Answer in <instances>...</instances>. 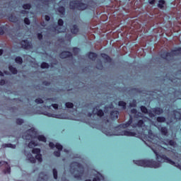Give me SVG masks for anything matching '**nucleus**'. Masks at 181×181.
Returning a JSON list of instances; mask_svg holds the SVG:
<instances>
[{
  "label": "nucleus",
  "mask_w": 181,
  "mask_h": 181,
  "mask_svg": "<svg viewBox=\"0 0 181 181\" xmlns=\"http://www.w3.org/2000/svg\"><path fill=\"white\" fill-rule=\"evenodd\" d=\"M101 57L105 60V63H111L112 62L111 57L106 54H101Z\"/></svg>",
  "instance_id": "12"
},
{
  "label": "nucleus",
  "mask_w": 181,
  "mask_h": 181,
  "mask_svg": "<svg viewBox=\"0 0 181 181\" xmlns=\"http://www.w3.org/2000/svg\"><path fill=\"white\" fill-rule=\"evenodd\" d=\"M78 52H80V49L77 47H74L73 49V52L74 53V54H78Z\"/></svg>",
  "instance_id": "42"
},
{
  "label": "nucleus",
  "mask_w": 181,
  "mask_h": 181,
  "mask_svg": "<svg viewBox=\"0 0 181 181\" xmlns=\"http://www.w3.org/2000/svg\"><path fill=\"white\" fill-rule=\"evenodd\" d=\"M30 8H32V4H25L23 5V9L29 10Z\"/></svg>",
  "instance_id": "30"
},
{
  "label": "nucleus",
  "mask_w": 181,
  "mask_h": 181,
  "mask_svg": "<svg viewBox=\"0 0 181 181\" xmlns=\"http://www.w3.org/2000/svg\"><path fill=\"white\" fill-rule=\"evenodd\" d=\"M156 0H148V4H150V5H155V1Z\"/></svg>",
  "instance_id": "49"
},
{
  "label": "nucleus",
  "mask_w": 181,
  "mask_h": 181,
  "mask_svg": "<svg viewBox=\"0 0 181 181\" xmlns=\"http://www.w3.org/2000/svg\"><path fill=\"white\" fill-rule=\"evenodd\" d=\"M181 53V47L172 50L170 52H163L160 54V57L162 59H165V60H168L170 62V60H173V57L175 56H179Z\"/></svg>",
  "instance_id": "4"
},
{
  "label": "nucleus",
  "mask_w": 181,
  "mask_h": 181,
  "mask_svg": "<svg viewBox=\"0 0 181 181\" xmlns=\"http://www.w3.org/2000/svg\"><path fill=\"white\" fill-rule=\"evenodd\" d=\"M64 24V21H63V19H59L58 25L54 28L55 33H62L66 32V28L64 26H63Z\"/></svg>",
  "instance_id": "7"
},
{
  "label": "nucleus",
  "mask_w": 181,
  "mask_h": 181,
  "mask_svg": "<svg viewBox=\"0 0 181 181\" xmlns=\"http://www.w3.org/2000/svg\"><path fill=\"white\" fill-rule=\"evenodd\" d=\"M71 32L74 35H76V33H78V26L77 25H74L71 27Z\"/></svg>",
  "instance_id": "17"
},
{
  "label": "nucleus",
  "mask_w": 181,
  "mask_h": 181,
  "mask_svg": "<svg viewBox=\"0 0 181 181\" xmlns=\"http://www.w3.org/2000/svg\"><path fill=\"white\" fill-rule=\"evenodd\" d=\"M31 132H33V134H34V135H36V132H33V130L32 129L28 131V134H30Z\"/></svg>",
  "instance_id": "55"
},
{
  "label": "nucleus",
  "mask_w": 181,
  "mask_h": 181,
  "mask_svg": "<svg viewBox=\"0 0 181 181\" xmlns=\"http://www.w3.org/2000/svg\"><path fill=\"white\" fill-rule=\"evenodd\" d=\"M21 46L23 49H32V43L29 42L28 40H23L21 42Z\"/></svg>",
  "instance_id": "9"
},
{
  "label": "nucleus",
  "mask_w": 181,
  "mask_h": 181,
  "mask_svg": "<svg viewBox=\"0 0 181 181\" xmlns=\"http://www.w3.org/2000/svg\"><path fill=\"white\" fill-rule=\"evenodd\" d=\"M105 135H107V136H112L113 135H117V136H135V135H136V134H135V132H129L127 130H122V129H119L117 130V133H112V132H110L108 130L105 131Z\"/></svg>",
  "instance_id": "5"
},
{
  "label": "nucleus",
  "mask_w": 181,
  "mask_h": 181,
  "mask_svg": "<svg viewBox=\"0 0 181 181\" xmlns=\"http://www.w3.org/2000/svg\"><path fill=\"white\" fill-rule=\"evenodd\" d=\"M160 132L163 135H168V129L166 127H161Z\"/></svg>",
  "instance_id": "29"
},
{
  "label": "nucleus",
  "mask_w": 181,
  "mask_h": 181,
  "mask_svg": "<svg viewBox=\"0 0 181 181\" xmlns=\"http://www.w3.org/2000/svg\"><path fill=\"white\" fill-rule=\"evenodd\" d=\"M8 21H10V22H13V23H16V22H18V21H19V19L18 18V17L11 15L9 18H8Z\"/></svg>",
  "instance_id": "20"
},
{
  "label": "nucleus",
  "mask_w": 181,
  "mask_h": 181,
  "mask_svg": "<svg viewBox=\"0 0 181 181\" xmlns=\"http://www.w3.org/2000/svg\"><path fill=\"white\" fill-rule=\"evenodd\" d=\"M71 56H73V54L69 51H64L59 54L61 59H66V57H71Z\"/></svg>",
  "instance_id": "11"
},
{
  "label": "nucleus",
  "mask_w": 181,
  "mask_h": 181,
  "mask_svg": "<svg viewBox=\"0 0 181 181\" xmlns=\"http://www.w3.org/2000/svg\"><path fill=\"white\" fill-rule=\"evenodd\" d=\"M35 103L37 104H43L45 103L42 98H37L35 99Z\"/></svg>",
  "instance_id": "39"
},
{
  "label": "nucleus",
  "mask_w": 181,
  "mask_h": 181,
  "mask_svg": "<svg viewBox=\"0 0 181 181\" xmlns=\"http://www.w3.org/2000/svg\"><path fill=\"white\" fill-rule=\"evenodd\" d=\"M96 68H97L98 70H103V69H104V66H103V62H101L100 59H98V60L97 61Z\"/></svg>",
  "instance_id": "21"
},
{
  "label": "nucleus",
  "mask_w": 181,
  "mask_h": 181,
  "mask_svg": "<svg viewBox=\"0 0 181 181\" xmlns=\"http://www.w3.org/2000/svg\"><path fill=\"white\" fill-rule=\"evenodd\" d=\"M33 153H35V158L32 156V153H29L28 154L25 153L27 156L28 160L30 162V163H36V160H38V162H42L43 159L42 158V154H40V148H33L32 151Z\"/></svg>",
  "instance_id": "3"
},
{
  "label": "nucleus",
  "mask_w": 181,
  "mask_h": 181,
  "mask_svg": "<svg viewBox=\"0 0 181 181\" xmlns=\"http://www.w3.org/2000/svg\"><path fill=\"white\" fill-rule=\"evenodd\" d=\"M131 112H132V114H136V112H137L136 109H132Z\"/></svg>",
  "instance_id": "53"
},
{
  "label": "nucleus",
  "mask_w": 181,
  "mask_h": 181,
  "mask_svg": "<svg viewBox=\"0 0 181 181\" xmlns=\"http://www.w3.org/2000/svg\"><path fill=\"white\" fill-rule=\"evenodd\" d=\"M37 38L39 39V40H42V39H43V35H42V33L37 34Z\"/></svg>",
  "instance_id": "46"
},
{
  "label": "nucleus",
  "mask_w": 181,
  "mask_h": 181,
  "mask_svg": "<svg viewBox=\"0 0 181 181\" xmlns=\"http://www.w3.org/2000/svg\"><path fill=\"white\" fill-rule=\"evenodd\" d=\"M162 144H163V145H165L166 146H168V144H166L165 142H163Z\"/></svg>",
  "instance_id": "62"
},
{
  "label": "nucleus",
  "mask_w": 181,
  "mask_h": 181,
  "mask_svg": "<svg viewBox=\"0 0 181 181\" xmlns=\"http://www.w3.org/2000/svg\"><path fill=\"white\" fill-rule=\"evenodd\" d=\"M88 57L93 62H95V59H97V54L94 52H89Z\"/></svg>",
  "instance_id": "19"
},
{
  "label": "nucleus",
  "mask_w": 181,
  "mask_h": 181,
  "mask_svg": "<svg viewBox=\"0 0 181 181\" xmlns=\"http://www.w3.org/2000/svg\"><path fill=\"white\" fill-rule=\"evenodd\" d=\"M153 152L156 156V160L158 162L153 160H134V163L138 166H142L143 168H160L162 166V163L165 162V163H169L170 165H175L176 163L172 160V159L169 158L165 155H159L158 151L153 148H152Z\"/></svg>",
  "instance_id": "1"
},
{
  "label": "nucleus",
  "mask_w": 181,
  "mask_h": 181,
  "mask_svg": "<svg viewBox=\"0 0 181 181\" xmlns=\"http://www.w3.org/2000/svg\"><path fill=\"white\" fill-rule=\"evenodd\" d=\"M59 13H60L61 16L63 17L66 14V8L64 6H59L57 9Z\"/></svg>",
  "instance_id": "16"
},
{
  "label": "nucleus",
  "mask_w": 181,
  "mask_h": 181,
  "mask_svg": "<svg viewBox=\"0 0 181 181\" xmlns=\"http://www.w3.org/2000/svg\"><path fill=\"white\" fill-rule=\"evenodd\" d=\"M33 139V138H36V136L33 135V134H30L29 138H27L26 139Z\"/></svg>",
  "instance_id": "52"
},
{
  "label": "nucleus",
  "mask_w": 181,
  "mask_h": 181,
  "mask_svg": "<svg viewBox=\"0 0 181 181\" xmlns=\"http://www.w3.org/2000/svg\"><path fill=\"white\" fill-rule=\"evenodd\" d=\"M45 19L46 22H49V21H50V16L46 15V16H45Z\"/></svg>",
  "instance_id": "48"
},
{
  "label": "nucleus",
  "mask_w": 181,
  "mask_h": 181,
  "mask_svg": "<svg viewBox=\"0 0 181 181\" xmlns=\"http://www.w3.org/2000/svg\"><path fill=\"white\" fill-rule=\"evenodd\" d=\"M4 84H5V80L1 79V80L0 81V86H4Z\"/></svg>",
  "instance_id": "54"
},
{
  "label": "nucleus",
  "mask_w": 181,
  "mask_h": 181,
  "mask_svg": "<svg viewBox=\"0 0 181 181\" xmlns=\"http://www.w3.org/2000/svg\"><path fill=\"white\" fill-rule=\"evenodd\" d=\"M71 170H74L75 179L81 180V177L84 175V167L81 164L77 162L71 163L70 165Z\"/></svg>",
  "instance_id": "2"
},
{
  "label": "nucleus",
  "mask_w": 181,
  "mask_h": 181,
  "mask_svg": "<svg viewBox=\"0 0 181 181\" xmlns=\"http://www.w3.org/2000/svg\"><path fill=\"white\" fill-rule=\"evenodd\" d=\"M8 69L12 74H18V69H16V68L13 67V66H10Z\"/></svg>",
  "instance_id": "23"
},
{
  "label": "nucleus",
  "mask_w": 181,
  "mask_h": 181,
  "mask_svg": "<svg viewBox=\"0 0 181 181\" xmlns=\"http://www.w3.org/2000/svg\"><path fill=\"white\" fill-rule=\"evenodd\" d=\"M131 124H132V117L130 116V118L128 121V122H127L126 124H123V127L124 128H128V127H129V125H131Z\"/></svg>",
  "instance_id": "25"
},
{
  "label": "nucleus",
  "mask_w": 181,
  "mask_h": 181,
  "mask_svg": "<svg viewBox=\"0 0 181 181\" xmlns=\"http://www.w3.org/2000/svg\"><path fill=\"white\" fill-rule=\"evenodd\" d=\"M70 9H78V11H84L87 8V4L80 1H72L69 3Z\"/></svg>",
  "instance_id": "6"
},
{
  "label": "nucleus",
  "mask_w": 181,
  "mask_h": 181,
  "mask_svg": "<svg viewBox=\"0 0 181 181\" xmlns=\"http://www.w3.org/2000/svg\"><path fill=\"white\" fill-rule=\"evenodd\" d=\"M165 5H166V1H165V0H159L157 6L160 9H163V8H165Z\"/></svg>",
  "instance_id": "18"
},
{
  "label": "nucleus",
  "mask_w": 181,
  "mask_h": 181,
  "mask_svg": "<svg viewBox=\"0 0 181 181\" xmlns=\"http://www.w3.org/2000/svg\"><path fill=\"white\" fill-rule=\"evenodd\" d=\"M2 54H4V50L0 49V56H2Z\"/></svg>",
  "instance_id": "60"
},
{
  "label": "nucleus",
  "mask_w": 181,
  "mask_h": 181,
  "mask_svg": "<svg viewBox=\"0 0 181 181\" xmlns=\"http://www.w3.org/2000/svg\"><path fill=\"white\" fill-rule=\"evenodd\" d=\"M41 26H43L45 28V26H46V23H45V21H42L40 23Z\"/></svg>",
  "instance_id": "57"
},
{
  "label": "nucleus",
  "mask_w": 181,
  "mask_h": 181,
  "mask_svg": "<svg viewBox=\"0 0 181 181\" xmlns=\"http://www.w3.org/2000/svg\"><path fill=\"white\" fill-rule=\"evenodd\" d=\"M157 122H166V118H165V117H158Z\"/></svg>",
  "instance_id": "31"
},
{
  "label": "nucleus",
  "mask_w": 181,
  "mask_h": 181,
  "mask_svg": "<svg viewBox=\"0 0 181 181\" xmlns=\"http://www.w3.org/2000/svg\"><path fill=\"white\" fill-rule=\"evenodd\" d=\"M119 107H123V109L125 110V108H127V103L124 101H119Z\"/></svg>",
  "instance_id": "32"
},
{
  "label": "nucleus",
  "mask_w": 181,
  "mask_h": 181,
  "mask_svg": "<svg viewBox=\"0 0 181 181\" xmlns=\"http://www.w3.org/2000/svg\"><path fill=\"white\" fill-rule=\"evenodd\" d=\"M141 112H144V114H148V108L145 106H141Z\"/></svg>",
  "instance_id": "33"
},
{
  "label": "nucleus",
  "mask_w": 181,
  "mask_h": 181,
  "mask_svg": "<svg viewBox=\"0 0 181 181\" xmlns=\"http://www.w3.org/2000/svg\"><path fill=\"white\" fill-rule=\"evenodd\" d=\"M37 139L40 142H46V137L43 135H40V136H37Z\"/></svg>",
  "instance_id": "26"
},
{
  "label": "nucleus",
  "mask_w": 181,
  "mask_h": 181,
  "mask_svg": "<svg viewBox=\"0 0 181 181\" xmlns=\"http://www.w3.org/2000/svg\"><path fill=\"white\" fill-rule=\"evenodd\" d=\"M52 117H56V115H53V116H52Z\"/></svg>",
  "instance_id": "64"
},
{
  "label": "nucleus",
  "mask_w": 181,
  "mask_h": 181,
  "mask_svg": "<svg viewBox=\"0 0 181 181\" xmlns=\"http://www.w3.org/2000/svg\"><path fill=\"white\" fill-rule=\"evenodd\" d=\"M56 148L57 149H58V151H54V156H57V158H59V156H60V151H63V146H62V144L59 143H57Z\"/></svg>",
  "instance_id": "10"
},
{
  "label": "nucleus",
  "mask_w": 181,
  "mask_h": 181,
  "mask_svg": "<svg viewBox=\"0 0 181 181\" xmlns=\"http://www.w3.org/2000/svg\"><path fill=\"white\" fill-rule=\"evenodd\" d=\"M66 108H73L74 107V105L72 103H70V102H67L66 104H65Z\"/></svg>",
  "instance_id": "35"
},
{
  "label": "nucleus",
  "mask_w": 181,
  "mask_h": 181,
  "mask_svg": "<svg viewBox=\"0 0 181 181\" xmlns=\"http://www.w3.org/2000/svg\"><path fill=\"white\" fill-rule=\"evenodd\" d=\"M21 13H22L23 15H28V13H29V11L26 10H23L21 11Z\"/></svg>",
  "instance_id": "47"
},
{
  "label": "nucleus",
  "mask_w": 181,
  "mask_h": 181,
  "mask_svg": "<svg viewBox=\"0 0 181 181\" xmlns=\"http://www.w3.org/2000/svg\"><path fill=\"white\" fill-rule=\"evenodd\" d=\"M166 142H167V144H170V146H175V141H173V140L168 139V140H166Z\"/></svg>",
  "instance_id": "36"
},
{
  "label": "nucleus",
  "mask_w": 181,
  "mask_h": 181,
  "mask_svg": "<svg viewBox=\"0 0 181 181\" xmlns=\"http://www.w3.org/2000/svg\"><path fill=\"white\" fill-rule=\"evenodd\" d=\"M43 86H50V82L44 81L42 82Z\"/></svg>",
  "instance_id": "51"
},
{
  "label": "nucleus",
  "mask_w": 181,
  "mask_h": 181,
  "mask_svg": "<svg viewBox=\"0 0 181 181\" xmlns=\"http://www.w3.org/2000/svg\"><path fill=\"white\" fill-rule=\"evenodd\" d=\"M0 76H4V73H2V71H0Z\"/></svg>",
  "instance_id": "63"
},
{
  "label": "nucleus",
  "mask_w": 181,
  "mask_h": 181,
  "mask_svg": "<svg viewBox=\"0 0 181 181\" xmlns=\"http://www.w3.org/2000/svg\"><path fill=\"white\" fill-rule=\"evenodd\" d=\"M40 1L43 4V5H49V4H53L54 0H40Z\"/></svg>",
  "instance_id": "22"
},
{
  "label": "nucleus",
  "mask_w": 181,
  "mask_h": 181,
  "mask_svg": "<svg viewBox=\"0 0 181 181\" xmlns=\"http://www.w3.org/2000/svg\"><path fill=\"white\" fill-rule=\"evenodd\" d=\"M147 114H148V116L150 117V118H153L155 117V113L153 112V110L148 111Z\"/></svg>",
  "instance_id": "38"
},
{
  "label": "nucleus",
  "mask_w": 181,
  "mask_h": 181,
  "mask_svg": "<svg viewBox=\"0 0 181 181\" xmlns=\"http://www.w3.org/2000/svg\"><path fill=\"white\" fill-rule=\"evenodd\" d=\"M4 166L5 169L3 170V173L4 175H6V173H11V166H9V164H8V162L6 161H0V168H2Z\"/></svg>",
  "instance_id": "8"
},
{
  "label": "nucleus",
  "mask_w": 181,
  "mask_h": 181,
  "mask_svg": "<svg viewBox=\"0 0 181 181\" xmlns=\"http://www.w3.org/2000/svg\"><path fill=\"white\" fill-rule=\"evenodd\" d=\"M23 123V119H16V124H18V125H22Z\"/></svg>",
  "instance_id": "41"
},
{
  "label": "nucleus",
  "mask_w": 181,
  "mask_h": 181,
  "mask_svg": "<svg viewBox=\"0 0 181 181\" xmlns=\"http://www.w3.org/2000/svg\"><path fill=\"white\" fill-rule=\"evenodd\" d=\"M136 127H144V120H139L138 123L133 126V128H136Z\"/></svg>",
  "instance_id": "28"
},
{
  "label": "nucleus",
  "mask_w": 181,
  "mask_h": 181,
  "mask_svg": "<svg viewBox=\"0 0 181 181\" xmlns=\"http://www.w3.org/2000/svg\"><path fill=\"white\" fill-rule=\"evenodd\" d=\"M100 177H96L93 178V181H100Z\"/></svg>",
  "instance_id": "58"
},
{
  "label": "nucleus",
  "mask_w": 181,
  "mask_h": 181,
  "mask_svg": "<svg viewBox=\"0 0 181 181\" xmlns=\"http://www.w3.org/2000/svg\"><path fill=\"white\" fill-rule=\"evenodd\" d=\"M52 172H53V177H54V179L57 180V170L54 168L52 170Z\"/></svg>",
  "instance_id": "37"
},
{
  "label": "nucleus",
  "mask_w": 181,
  "mask_h": 181,
  "mask_svg": "<svg viewBox=\"0 0 181 181\" xmlns=\"http://www.w3.org/2000/svg\"><path fill=\"white\" fill-rule=\"evenodd\" d=\"M93 113L96 114L98 115V117H103L104 116V112L103 111V110H98L96 108H93Z\"/></svg>",
  "instance_id": "14"
},
{
  "label": "nucleus",
  "mask_w": 181,
  "mask_h": 181,
  "mask_svg": "<svg viewBox=\"0 0 181 181\" xmlns=\"http://www.w3.org/2000/svg\"><path fill=\"white\" fill-rule=\"evenodd\" d=\"M3 148H16V146L12 144H4L2 145Z\"/></svg>",
  "instance_id": "24"
},
{
  "label": "nucleus",
  "mask_w": 181,
  "mask_h": 181,
  "mask_svg": "<svg viewBox=\"0 0 181 181\" xmlns=\"http://www.w3.org/2000/svg\"><path fill=\"white\" fill-rule=\"evenodd\" d=\"M16 63H18V64H22L23 63V59L21 57H17L15 59Z\"/></svg>",
  "instance_id": "27"
},
{
  "label": "nucleus",
  "mask_w": 181,
  "mask_h": 181,
  "mask_svg": "<svg viewBox=\"0 0 181 181\" xmlns=\"http://www.w3.org/2000/svg\"><path fill=\"white\" fill-rule=\"evenodd\" d=\"M4 33H5L4 30H2V28H0V35H4Z\"/></svg>",
  "instance_id": "59"
},
{
  "label": "nucleus",
  "mask_w": 181,
  "mask_h": 181,
  "mask_svg": "<svg viewBox=\"0 0 181 181\" xmlns=\"http://www.w3.org/2000/svg\"><path fill=\"white\" fill-rule=\"evenodd\" d=\"M129 107H136V101L133 100V103H132L129 104Z\"/></svg>",
  "instance_id": "43"
},
{
  "label": "nucleus",
  "mask_w": 181,
  "mask_h": 181,
  "mask_svg": "<svg viewBox=\"0 0 181 181\" xmlns=\"http://www.w3.org/2000/svg\"><path fill=\"white\" fill-rule=\"evenodd\" d=\"M49 64L46 63V62H42L41 64V69H49Z\"/></svg>",
  "instance_id": "34"
},
{
  "label": "nucleus",
  "mask_w": 181,
  "mask_h": 181,
  "mask_svg": "<svg viewBox=\"0 0 181 181\" xmlns=\"http://www.w3.org/2000/svg\"><path fill=\"white\" fill-rule=\"evenodd\" d=\"M66 0H62V1H60V4H66Z\"/></svg>",
  "instance_id": "61"
},
{
  "label": "nucleus",
  "mask_w": 181,
  "mask_h": 181,
  "mask_svg": "<svg viewBox=\"0 0 181 181\" xmlns=\"http://www.w3.org/2000/svg\"><path fill=\"white\" fill-rule=\"evenodd\" d=\"M24 23H25V25H30V20H29L28 18H25L24 19Z\"/></svg>",
  "instance_id": "44"
},
{
  "label": "nucleus",
  "mask_w": 181,
  "mask_h": 181,
  "mask_svg": "<svg viewBox=\"0 0 181 181\" xmlns=\"http://www.w3.org/2000/svg\"><path fill=\"white\" fill-rule=\"evenodd\" d=\"M118 114H119V112L117 110L112 111L110 112L111 119H117L118 118Z\"/></svg>",
  "instance_id": "15"
},
{
  "label": "nucleus",
  "mask_w": 181,
  "mask_h": 181,
  "mask_svg": "<svg viewBox=\"0 0 181 181\" xmlns=\"http://www.w3.org/2000/svg\"><path fill=\"white\" fill-rule=\"evenodd\" d=\"M49 148H51V149H53V148H56V145H54L53 142H49Z\"/></svg>",
  "instance_id": "45"
},
{
  "label": "nucleus",
  "mask_w": 181,
  "mask_h": 181,
  "mask_svg": "<svg viewBox=\"0 0 181 181\" xmlns=\"http://www.w3.org/2000/svg\"><path fill=\"white\" fill-rule=\"evenodd\" d=\"M153 112L156 115H160V114H163V109H162L160 107H154L153 109Z\"/></svg>",
  "instance_id": "13"
},
{
  "label": "nucleus",
  "mask_w": 181,
  "mask_h": 181,
  "mask_svg": "<svg viewBox=\"0 0 181 181\" xmlns=\"http://www.w3.org/2000/svg\"><path fill=\"white\" fill-rule=\"evenodd\" d=\"M37 181H46V180H45L44 178H42V177H39Z\"/></svg>",
  "instance_id": "56"
},
{
  "label": "nucleus",
  "mask_w": 181,
  "mask_h": 181,
  "mask_svg": "<svg viewBox=\"0 0 181 181\" xmlns=\"http://www.w3.org/2000/svg\"><path fill=\"white\" fill-rule=\"evenodd\" d=\"M36 143L31 141L28 144V148H33V146H36Z\"/></svg>",
  "instance_id": "40"
},
{
  "label": "nucleus",
  "mask_w": 181,
  "mask_h": 181,
  "mask_svg": "<svg viewBox=\"0 0 181 181\" xmlns=\"http://www.w3.org/2000/svg\"><path fill=\"white\" fill-rule=\"evenodd\" d=\"M52 107H53V108H54V110H57V108H59V105L58 104H52Z\"/></svg>",
  "instance_id": "50"
}]
</instances>
